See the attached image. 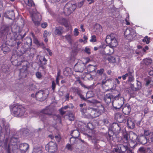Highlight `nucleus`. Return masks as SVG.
Masks as SVG:
<instances>
[{
    "label": "nucleus",
    "instance_id": "nucleus-60",
    "mask_svg": "<svg viewBox=\"0 0 153 153\" xmlns=\"http://www.w3.org/2000/svg\"><path fill=\"white\" fill-rule=\"evenodd\" d=\"M32 21L35 26H38L40 24V21H37L35 20L33 18V19Z\"/></svg>",
    "mask_w": 153,
    "mask_h": 153
},
{
    "label": "nucleus",
    "instance_id": "nucleus-12",
    "mask_svg": "<svg viewBox=\"0 0 153 153\" xmlns=\"http://www.w3.org/2000/svg\"><path fill=\"white\" fill-rule=\"evenodd\" d=\"M48 94L44 90H40L38 91L35 94L37 99L39 101H42L45 100L47 97Z\"/></svg>",
    "mask_w": 153,
    "mask_h": 153
},
{
    "label": "nucleus",
    "instance_id": "nucleus-51",
    "mask_svg": "<svg viewBox=\"0 0 153 153\" xmlns=\"http://www.w3.org/2000/svg\"><path fill=\"white\" fill-rule=\"evenodd\" d=\"M148 141L149 143H153V132L151 133L149 137H147Z\"/></svg>",
    "mask_w": 153,
    "mask_h": 153
},
{
    "label": "nucleus",
    "instance_id": "nucleus-37",
    "mask_svg": "<svg viewBox=\"0 0 153 153\" xmlns=\"http://www.w3.org/2000/svg\"><path fill=\"white\" fill-rule=\"evenodd\" d=\"M88 71L91 73L95 71L96 69V66L91 65H89L87 67Z\"/></svg>",
    "mask_w": 153,
    "mask_h": 153
},
{
    "label": "nucleus",
    "instance_id": "nucleus-62",
    "mask_svg": "<svg viewBox=\"0 0 153 153\" xmlns=\"http://www.w3.org/2000/svg\"><path fill=\"white\" fill-rule=\"evenodd\" d=\"M97 41L96 39V36L95 35H93L91 37V38L90 39V41L92 42H95Z\"/></svg>",
    "mask_w": 153,
    "mask_h": 153
},
{
    "label": "nucleus",
    "instance_id": "nucleus-63",
    "mask_svg": "<svg viewBox=\"0 0 153 153\" xmlns=\"http://www.w3.org/2000/svg\"><path fill=\"white\" fill-rule=\"evenodd\" d=\"M19 24L20 27H23L25 25L24 20L23 19H21L20 21Z\"/></svg>",
    "mask_w": 153,
    "mask_h": 153
},
{
    "label": "nucleus",
    "instance_id": "nucleus-32",
    "mask_svg": "<svg viewBox=\"0 0 153 153\" xmlns=\"http://www.w3.org/2000/svg\"><path fill=\"white\" fill-rule=\"evenodd\" d=\"M33 18L35 20L37 21H41V16L39 13L34 14L32 15V19L33 20Z\"/></svg>",
    "mask_w": 153,
    "mask_h": 153
},
{
    "label": "nucleus",
    "instance_id": "nucleus-64",
    "mask_svg": "<svg viewBox=\"0 0 153 153\" xmlns=\"http://www.w3.org/2000/svg\"><path fill=\"white\" fill-rule=\"evenodd\" d=\"M67 148L68 149V150L71 151L73 150V147L70 144H68L66 146Z\"/></svg>",
    "mask_w": 153,
    "mask_h": 153
},
{
    "label": "nucleus",
    "instance_id": "nucleus-8",
    "mask_svg": "<svg viewBox=\"0 0 153 153\" xmlns=\"http://www.w3.org/2000/svg\"><path fill=\"white\" fill-rule=\"evenodd\" d=\"M130 88L131 90L128 91V93L130 96L133 95V91H137L140 90L141 88V84L140 82L137 80L133 84L130 83Z\"/></svg>",
    "mask_w": 153,
    "mask_h": 153
},
{
    "label": "nucleus",
    "instance_id": "nucleus-28",
    "mask_svg": "<svg viewBox=\"0 0 153 153\" xmlns=\"http://www.w3.org/2000/svg\"><path fill=\"white\" fill-rule=\"evenodd\" d=\"M63 32V28L62 27L59 26L56 27L54 33L56 35H61Z\"/></svg>",
    "mask_w": 153,
    "mask_h": 153
},
{
    "label": "nucleus",
    "instance_id": "nucleus-18",
    "mask_svg": "<svg viewBox=\"0 0 153 153\" xmlns=\"http://www.w3.org/2000/svg\"><path fill=\"white\" fill-rule=\"evenodd\" d=\"M129 138L131 143H134V144L133 147L137 144V142H140L139 139H138L137 135L135 133L131 134L129 136Z\"/></svg>",
    "mask_w": 153,
    "mask_h": 153
},
{
    "label": "nucleus",
    "instance_id": "nucleus-30",
    "mask_svg": "<svg viewBox=\"0 0 153 153\" xmlns=\"http://www.w3.org/2000/svg\"><path fill=\"white\" fill-rule=\"evenodd\" d=\"M104 60H108L109 62L115 63L116 62V58L114 56H109L108 57L106 56L105 57H103Z\"/></svg>",
    "mask_w": 153,
    "mask_h": 153
},
{
    "label": "nucleus",
    "instance_id": "nucleus-14",
    "mask_svg": "<svg viewBox=\"0 0 153 153\" xmlns=\"http://www.w3.org/2000/svg\"><path fill=\"white\" fill-rule=\"evenodd\" d=\"M78 95L79 96V97L81 99L83 100L86 101L87 102L92 103L96 105L97 103H101L100 102L95 99H93L91 97H88L87 99H86L80 93Z\"/></svg>",
    "mask_w": 153,
    "mask_h": 153
},
{
    "label": "nucleus",
    "instance_id": "nucleus-42",
    "mask_svg": "<svg viewBox=\"0 0 153 153\" xmlns=\"http://www.w3.org/2000/svg\"><path fill=\"white\" fill-rule=\"evenodd\" d=\"M123 140L126 143H127L128 142L129 143V140L128 134L127 133H125L123 134Z\"/></svg>",
    "mask_w": 153,
    "mask_h": 153
},
{
    "label": "nucleus",
    "instance_id": "nucleus-55",
    "mask_svg": "<svg viewBox=\"0 0 153 153\" xmlns=\"http://www.w3.org/2000/svg\"><path fill=\"white\" fill-rule=\"evenodd\" d=\"M72 90L73 92L77 93L78 95L80 93V91L76 88H73Z\"/></svg>",
    "mask_w": 153,
    "mask_h": 153
},
{
    "label": "nucleus",
    "instance_id": "nucleus-2",
    "mask_svg": "<svg viewBox=\"0 0 153 153\" xmlns=\"http://www.w3.org/2000/svg\"><path fill=\"white\" fill-rule=\"evenodd\" d=\"M25 109L22 105H14L11 109V112L16 117H21L24 115Z\"/></svg>",
    "mask_w": 153,
    "mask_h": 153
},
{
    "label": "nucleus",
    "instance_id": "nucleus-41",
    "mask_svg": "<svg viewBox=\"0 0 153 153\" xmlns=\"http://www.w3.org/2000/svg\"><path fill=\"white\" fill-rule=\"evenodd\" d=\"M25 4L29 7H32L34 4L32 0H24Z\"/></svg>",
    "mask_w": 153,
    "mask_h": 153
},
{
    "label": "nucleus",
    "instance_id": "nucleus-10",
    "mask_svg": "<svg viewBox=\"0 0 153 153\" xmlns=\"http://www.w3.org/2000/svg\"><path fill=\"white\" fill-rule=\"evenodd\" d=\"M57 145L55 142L51 141L49 142L45 146V149L51 153H54L57 150Z\"/></svg>",
    "mask_w": 153,
    "mask_h": 153
},
{
    "label": "nucleus",
    "instance_id": "nucleus-53",
    "mask_svg": "<svg viewBox=\"0 0 153 153\" xmlns=\"http://www.w3.org/2000/svg\"><path fill=\"white\" fill-rule=\"evenodd\" d=\"M68 119L71 121H73L74 120V116L72 113H70L68 115Z\"/></svg>",
    "mask_w": 153,
    "mask_h": 153
},
{
    "label": "nucleus",
    "instance_id": "nucleus-56",
    "mask_svg": "<svg viewBox=\"0 0 153 153\" xmlns=\"http://www.w3.org/2000/svg\"><path fill=\"white\" fill-rule=\"evenodd\" d=\"M151 133H152V132L150 131L149 130H144V136H148V137H149Z\"/></svg>",
    "mask_w": 153,
    "mask_h": 153
},
{
    "label": "nucleus",
    "instance_id": "nucleus-35",
    "mask_svg": "<svg viewBox=\"0 0 153 153\" xmlns=\"http://www.w3.org/2000/svg\"><path fill=\"white\" fill-rule=\"evenodd\" d=\"M25 44L28 46L30 47L32 45V39L30 37H27L25 39Z\"/></svg>",
    "mask_w": 153,
    "mask_h": 153
},
{
    "label": "nucleus",
    "instance_id": "nucleus-34",
    "mask_svg": "<svg viewBox=\"0 0 153 153\" xmlns=\"http://www.w3.org/2000/svg\"><path fill=\"white\" fill-rule=\"evenodd\" d=\"M41 113L42 114L45 115H52V112L51 110L49 108H46L41 111Z\"/></svg>",
    "mask_w": 153,
    "mask_h": 153
},
{
    "label": "nucleus",
    "instance_id": "nucleus-54",
    "mask_svg": "<svg viewBox=\"0 0 153 153\" xmlns=\"http://www.w3.org/2000/svg\"><path fill=\"white\" fill-rule=\"evenodd\" d=\"M5 134H3L2 133L1 134V135H4V137H5V136H7L8 137H9V135L10 134V129H7V130H5Z\"/></svg>",
    "mask_w": 153,
    "mask_h": 153
},
{
    "label": "nucleus",
    "instance_id": "nucleus-26",
    "mask_svg": "<svg viewBox=\"0 0 153 153\" xmlns=\"http://www.w3.org/2000/svg\"><path fill=\"white\" fill-rule=\"evenodd\" d=\"M71 135L72 137L70 138V140L73 138L76 139L78 138L80 135V133L79 131L77 130H75L72 131L71 133Z\"/></svg>",
    "mask_w": 153,
    "mask_h": 153
},
{
    "label": "nucleus",
    "instance_id": "nucleus-58",
    "mask_svg": "<svg viewBox=\"0 0 153 153\" xmlns=\"http://www.w3.org/2000/svg\"><path fill=\"white\" fill-rule=\"evenodd\" d=\"M77 81L83 87L85 88H86V86L82 83V82L80 80L79 77L77 78Z\"/></svg>",
    "mask_w": 153,
    "mask_h": 153
},
{
    "label": "nucleus",
    "instance_id": "nucleus-5",
    "mask_svg": "<svg viewBox=\"0 0 153 153\" xmlns=\"http://www.w3.org/2000/svg\"><path fill=\"white\" fill-rule=\"evenodd\" d=\"M19 31L18 30V31ZM17 32V30H16L14 29L11 28L10 26L6 25L4 27L3 29L0 31V37L6 34V36L8 37L10 35H12L13 33H16Z\"/></svg>",
    "mask_w": 153,
    "mask_h": 153
},
{
    "label": "nucleus",
    "instance_id": "nucleus-24",
    "mask_svg": "<svg viewBox=\"0 0 153 153\" xmlns=\"http://www.w3.org/2000/svg\"><path fill=\"white\" fill-rule=\"evenodd\" d=\"M127 125L129 128L133 129L135 127L134 120L131 118H128L127 120Z\"/></svg>",
    "mask_w": 153,
    "mask_h": 153
},
{
    "label": "nucleus",
    "instance_id": "nucleus-49",
    "mask_svg": "<svg viewBox=\"0 0 153 153\" xmlns=\"http://www.w3.org/2000/svg\"><path fill=\"white\" fill-rule=\"evenodd\" d=\"M65 38L68 40L69 44L71 45L72 44V40L71 38V36L70 35H68L65 36Z\"/></svg>",
    "mask_w": 153,
    "mask_h": 153
},
{
    "label": "nucleus",
    "instance_id": "nucleus-25",
    "mask_svg": "<svg viewBox=\"0 0 153 153\" xmlns=\"http://www.w3.org/2000/svg\"><path fill=\"white\" fill-rule=\"evenodd\" d=\"M19 139V137L16 135H13L10 138V142L8 144H17L16 143Z\"/></svg>",
    "mask_w": 153,
    "mask_h": 153
},
{
    "label": "nucleus",
    "instance_id": "nucleus-1",
    "mask_svg": "<svg viewBox=\"0 0 153 153\" xmlns=\"http://www.w3.org/2000/svg\"><path fill=\"white\" fill-rule=\"evenodd\" d=\"M117 95L114 97L112 100V105L113 107V110L114 111L119 110L120 109L124 103V99L121 96L120 93L117 91Z\"/></svg>",
    "mask_w": 153,
    "mask_h": 153
},
{
    "label": "nucleus",
    "instance_id": "nucleus-19",
    "mask_svg": "<svg viewBox=\"0 0 153 153\" xmlns=\"http://www.w3.org/2000/svg\"><path fill=\"white\" fill-rule=\"evenodd\" d=\"M116 137L114 135V133L112 130H110L109 128L108 130V134H106L105 137L107 138V140L109 142L113 140L115 142V137Z\"/></svg>",
    "mask_w": 153,
    "mask_h": 153
},
{
    "label": "nucleus",
    "instance_id": "nucleus-44",
    "mask_svg": "<svg viewBox=\"0 0 153 153\" xmlns=\"http://www.w3.org/2000/svg\"><path fill=\"white\" fill-rule=\"evenodd\" d=\"M21 131L22 134L24 136H27L29 134V131L28 129L23 128L22 130Z\"/></svg>",
    "mask_w": 153,
    "mask_h": 153
},
{
    "label": "nucleus",
    "instance_id": "nucleus-27",
    "mask_svg": "<svg viewBox=\"0 0 153 153\" xmlns=\"http://www.w3.org/2000/svg\"><path fill=\"white\" fill-rule=\"evenodd\" d=\"M122 110L124 114L126 115L129 114L131 111L130 106L129 105H126L124 107Z\"/></svg>",
    "mask_w": 153,
    "mask_h": 153
},
{
    "label": "nucleus",
    "instance_id": "nucleus-59",
    "mask_svg": "<svg viewBox=\"0 0 153 153\" xmlns=\"http://www.w3.org/2000/svg\"><path fill=\"white\" fill-rule=\"evenodd\" d=\"M84 52L85 53L88 54V55H90L91 54V49L90 48H88L87 47L85 48L84 50Z\"/></svg>",
    "mask_w": 153,
    "mask_h": 153
},
{
    "label": "nucleus",
    "instance_id": "nucleus-38",
    "mask_svg": "<svg viewBox=\"0 0 153 153\" xmlns=\"http://www.w3.org/2000/svg\"><path fill=\"white\" fill-rule=\"evenodd\" d=\"M139 150L141 153H146L147 151L151 152L150 149L149 148H145L143 147H141L139 149Z\"/></svg>",
    "mask_w": 153,
    "mask_h": 153
},
{
    "label": "nucleus",
    "instance_id": "nucleus-6",
    "mask_svg": "<svg viewBox=\"0 0 153 153\" xmlns=\"http://www.w3.org/2000/svg\"><path fill=\"white\" fill-rule=\"evenodd\" d=\"M76 4L73 1L69 2L65 6V13L67 16L70 15L76 9Z\"/></svg>",
    "mask_w": 153,
    "mask_h": 153
},
{
    "label": "nucleus",
    "instance_id": "nucleus-36",
    "mask_svg": "<svg viewBox=\"0 0 153 153\" xmlns=\"http://www.w3.org/2000/svg\"><path fill=\"white\" fill-rule=\"evenodd\" d=\"M103 75L105 77V79L103 80L102 82V85H104L105 83H111V82L112 81V78H110L109 79H108L106 80V74H103Z\"/></svg>",
    "mask_w": 153,
    "mask_h": 153
},
{
    "label": "nucleus",
    "instance_id": "nucleus-9",
    "mask_svg": "<svg viewBox=\"0 0 153 153\" xmlns=\"http://www.w3.org/2000/svg\"><path fill=\"white\" fill-rule=\"evenodd\" d=\"M130 148L127 146H125L123 144H118L117 147L114 149L113 152L116 153H125L126 152H127Z\"/></svg>",
    "mask_w": 153,
    "mask_h": 153
},
{
    "label": "nucleus",
    "instance_id": "nucleus-3",
    "mask_svg": "<svg viewBox=\"0 0 153 153\" xmlns=\"http://www.w3.org/2000/svg\"><path fill=\"white\" fill-rule=\"evenodd\" d=\"M7 138V137H6L4 144V146L7 150V153H11L12 151L14 153H20L19 148H18V146L17 144H8Z\"/></svg>",
    "mask_w": 153,
    "mask_h": 153
},
{
    "label": "nucleus",
    "instance_id": "nucleus-46",
    "mask_svg": "<svg viewBox=\"0 0 153 153\" xmlns=\"http://www.w3.org/2000/svg\"><path fill=\"white\" fill-rule=\"evenodd\" d=\"M61 23L62 25H64L66 27H68L67 21L64 18H63L62 19Z\"/></svg>",
    "mask_w": 153,
    "mask_h": 153
},
{
    "label": "nucleus",
    "instance_id": "nucleus-47",
    "mask_svg": "<svg viewBox=\"0 0 153 153\" xmlns=\"http://www.w3.org/2000/svg\"><path fill=\"white\" fill-rule=\"evenodd\" d=\"M128 81L129 82H132L134 80V78L132 74V73L130 72H128Z\"/></svg>",
    "mask_w": 153,
    "mask_h": 153
},
{
    "label": "nucleus",
    "instance_id": "nucleus-11",
    "mask_svg": "<svg viewBox=\"0 0 153 153\" xmlns=\"http://www.w3.org/2000/svg\"><path fill=\"white\" fill-rule=\"evenodd\" d=\"M124 35L128 40H132L136 36L135 31L132 28H129L126 29L124 33Z\"/></svg>",
    "mask_w": 153,
    "mask_h": 153
},
{
    "label": "nucleus",
    "instance_id": "nucleus-33",
    "mask_svg": "<svg viewBox=\"0 0 153 153\" xmlns=\"http://www.w3.org/2000/svg\"><path fill=\"white\" fill-rule=\"evenodd\" d=\"M147 137H146L145 136L142 135L140 137L139 139L140 142L142 144H144L147 142Z\"/></svg>",
    "mask_w": 153,
    "mask_h": 153
},
{
    "label": "nucleus",
    "instance_id": "nucleus-15",
    "mask_svg": "<svg viewBox=\"0 0 153 153\" xmlns=\"http://www.w3.org/2000/svg\"><path fill=\"white\" fill-rule=\"evenodd\" d=\"M99 48L103 49L104 53L105 54H111L113 52L114 49L113 48L108 47L105 45H100Z\"/></svg>",
    "mask_w": 153,
    "mask_h": 153
},
{
    "label": "nucleus",
    "instance_id": "nucleus-43",
    "mask_svg": "<svg viewBox=\"0 0 153 153\" xmlns=\"http://www.w3.org/2000/svg\"><path fill=\"white\" fill-rule=\"evenodd\" d=\"M84 78H85V79H87L90 80H92L93 78L92 75L88 73H85Z\"/></svg>",
    "mask_w": 153,
    "mask_h": 153
},
{
    "label": "nucleus",
    "instance_id": "nucleus-52",
    "mask_svg": "<svg viewBox=\"0 0 153 153\" xmlns=\"http://www.w3.org/2000/svg\"><path fill=\"white\" fill-rule=\"evenodd\" d=\"M150 39V37H148L147 36H145L144 39H143V42H146V44H149V40Z\"/></svg>",
    "mask_w": 153,
    "mask_h": 153
},
{
    "label": "nucleus",
    "instance_id": "nucleus-61",
    "mask_svg": "<svg viewBox=\"0 0 153 153\" xmlns=\"http://www.w3.org/2000/svg\"><path fill=\"white\" fill-rule=\"evenodd\" d=\"M104 70L103 68H101L100 70H97V73L100 75H101L102 74H103V73Z\"/></svg>",
    "mask_w": 153,
    "mask_h": 153
},
{
    "label": "nucleus",
    "instance_id": "nucleus-17",
    "mask_svg": "<svg viewBox=\"0 0 153 153\" xmlns=\"http://www.w3.org/2000/svg\"><path fill=\"white\" fill-rule=\"evenodd\" d=\"M122 126L120 124H118L117 123H113L111 125L110 128V130H112V131H115L116 133H119L121 131Z\"/></svg>",
    "mask_w": 153,
    "mask_h": 153
},
{
    "label": "nucleus",
    "instance_id": "nucleus-20",
    "mask_svg": "<svg viewBox=\"0 0 153 153\" xmlns=\"http://www.w3.org/2000/svg\"><path fill=\"white\" fill-rule=\"evenodd\" d=\"M4 17L13 20L15 18V15L13 10H7L4 13Z\"/></svg>",
    "mask_w": 153,
    "mask_h": 153
},
{
    "label": "nucleus",
    "instance_id": "nucleus-31",
    "mask_svg": "<svg viewBox=\"0 0 153 153\" xmlns=\"http://www.w3.org/2000/svg\"><path fill=\"white\" fill-rule=\"evenodd\" d=\"M152 62V59H151L146 58L143 59L141 62V64L143 63L146 65H150Z\"/></svg>",
    "mask_w": 153,
    "mask_h": 153
},
{
    "label": "nucleus",
    "instance_id": "nucleus-4",
    "mask_svg": "<svg viewBox=\"0 0 153 153\" xmlns=\"http://www.w3.org/2000/svg\"><path fill=\"white\" fill-rule=\"evenodd\" d=\"M113 34L107 35L105 39V42L109 46L113 48L116 47L118 45L116 38L114 36Z\"/></svg>",
    "mask_w": 153,
    "mask_h": 153
},
{
    "label": "nucleus",
    "instance_id": "nucleus-13",
    "mask_svg": "<svg viewBox=\"0 0 153 153\" xmlns=\"http://www.w3.org/2000/svg\"><path fill=\"white\" fill-rule=\"evenodd\" d=\"M114 116L115 120L120 123H124L126 121L127 117L121 113H117Z\"/></svg>",
    "mask_w": 153,
    "mask_h": 153
},
{
    "label": "nucleus",
    "instance_id": "nucleus-22",
    "mask_svg": "<svg viewBox=\"0 0 153 153\" xmlns=\"http://www.w3.org/2000/svg\"><path fill=\"white\" fill-rule=\"evenodd\" d=\"M115 97L111 94L109 93L106 94L104 96V100L107 105H109L111 102L112 103V100L114 99V97Z\"/></svg>",
    "mask_w": 153,
    "mask_h": 153
},
{
    "label": "nucleus",
    "instance_id": "nucleus-40",
    "mask_svg": "<svg viewBox=\"0 0 153 153\" xmlns=\"http://www.w3.org/2000/svg\"><path fill=\"white\" fill-rule=\"evenodd\" d=\"M27 88L30 91H34L37 89L36 86L35 84L31 83L27 85Z\"/></svg>",
    "mask_w": 153,
    "mask_h": 153
},
{
    "label": "nucleus",
    "instance_id": "nucleus-45",
    "mask_svg": "<svg viewBox=\"0 0 153 153\" xmlns=\"http://www.w3.org/2000/svg\"><path fill=\"white\" fill-rule=\"evenodd\" d=\"M32 153H42V152L41 148L37 147L33 149Z\"/></svg>",
    "mask_w": 153,
    "mask_h": 153
},
{
    "label": "nucleus",
    "instance_id": "nucleus-23",
    "mask_svg": "<svg viewBox=\"0 0 153 153\" xmlns=\"http://www.w3.org/2000/svg\"><path fill=\"white\" fill-rule=\"evenodd\" d=\"M29 148V145L27 143L21 144L19 146L20 153H25Z\"/></svg>",
    "mask_w": 153,
    "mask_h": 153
},
{
    "label": "nucleus",
    "instance_id": "nucleus-16",
    "mask_svg": "<svg viewBox=\"0 0 153 153\" xmlns=\"http://www.w3.org/2000/svg\"><path fill=\"white\" fill-rule=\"evenodd\" d=\"M85 68V65L83 63H78L74 66V70L76 72H82Z\"/></svg>",
    "mask_w": 153,
    "mask_h": 153
},
{
    "label": "nucleus",
    "instance_id": "nucleus-21",
    "mask_svg": "<svg viewBox=\"0 0 153 153\" xmlns=\"http://www.w3.org/2000/svg\"><path fill=\"white\" fill-rule=\"evenodd\" d=\"M7 40L6 41V45H7L10 46H14L16 44V40L12 38V35H10L9 37L6 36Z\"/></svg>",
    "mask_w": 153,
    "mask_h": 153
},
{
    "label": "nucleus",
    "instance_id": "nucleus-7",
    "mask_svg": "<svg viewBox=\"0 0 153 153\" xmlns=\"http://www.w3.org/2000/svg\"><path fill=\"white\" fill-rule=\"evenodd\" d=\"M81 110L84 113L87 112L93 118L98 117L100 114L97 109L92 107H88L85 109L82 108H81Z\"/></svg>",
    "mask_w": 153,
    "mask_h": 153
},
{
    "label": "nucleus",
    "instance_id": "nucleus-29",
    "mask_svg": "<svg viewBox=\"0 0 153 153\" xmlns=\"http://www.w3.org/2000/svg\"><path fill=\"white\" fill-rule=\"evenodd\" d=\"M1 49L5 54H7L10 51V48L5 44H3L1 47Z\"/></svg>",
    "mask_w": 153,
    "mask_h": 153
},
{
    "label": "nucleus",
    "instance_id": "nucleus-39",
    "mask_svg": "<svg viewBox=\"0 0 153 153\" xmlns=\"http://www.w3.org/2000/svg\"><path fill=\"white\" fill-rule=\"evenodd\" d=\"M71 69L69 67L66 68L64 71V74L66 76L69 75L71 74Z\"/></svg>",
    "mask_w": 153,
    "mask_h": 153
},
{
    "label": "nucleus",
    "instance_id": "nucleus-57",
    "mask_svg": "<svg viewBox=\"0 0 153 153\" xmlns=\"http://www.w3.org/2000/svg\"><path fill=\"white\" fill-rule=\"evenodd\" d=\"M4 135H0V147H1L2 146V141L4 140Z\"/></svg>",
    "mask_w": 153,
    "mask_h": 153
},
{
    "label": "nucleus",
    "instance_id": "nucleus-50",
    "mask_svg": "<svg viewBox=\"0 0 153 153\" xmlns=\"http://www.w3.org/2000/svg\"><path fill=\"white\" fill-rule=\"evenodd\" d=\"M39 117L41 120L44 122L46 119V115L42 113L39 115Z\"/></svg>",
    "mask_w": 153,
    "mask_h": 153
},
{
    "label": "nucleus",
    "instance_id": "nucleus-48",
    "mask_svg": "<svg viewBox=\"0 0 153 153\" xmlns=\"http://www.w3.org/2000/svg\"><path fill=\"white\" fill-rule=\"evenodd\" d=\"M52 117L53 118V120H56V121L60 122V116L59 115H52Z\"/></svg>",
    "mask_w": 153,
    "mask_h": 153
}]
</instances>
